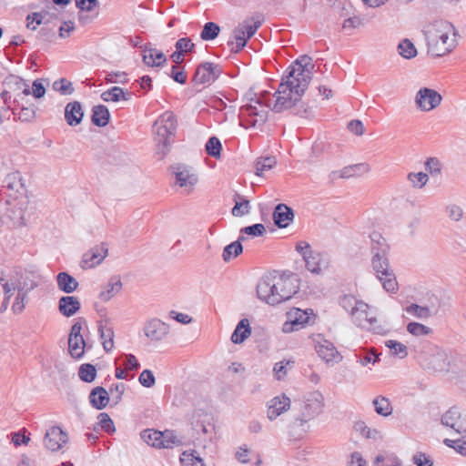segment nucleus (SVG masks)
Listing matches in <instances>:
<instances>
[{"label":"nucleus","instance_id":"bb28decb","mask_svg":"<svg viewBox=\"0 0 466 466\" xmlns=\"http://www.w3.org/2000/svg\"><path fill=\"white\" fill-rule=\"evenodd\" d=\"M58 309L62 315L69 318L80 309V301L74 296L62 297L58 302Z\"/></svg>","mask_w":466,"mask_h":466},{"label":"nucleus","instance_id":"13d9d810","mask_svg":"<svg viewBox=\"0 0 466 466\" xmlns=\"http://www.w3.org/2000/svg\"><path fill=\"white\" fill-rule=\"evenodd\" d=\"M250 206L249 201L245 198L236 200L235 206L232 208V215L234 217H242L249 213Z\"/></svg>","mask_w":466,"mask_h":466},{"label":"nucleus","instance_id":"20e7f679","mask_svg":"<svg viewBox=\"0 0 466 466\" xmlns=\"http://www.w3.org/2000/svg\"><path fill=\"white\" fill-rule=\"evenodd\" d=\"M424 35L427 52L431 56L441 57L451 54L458 46V32L448 21H436L426 27Z\"/></svg>","mask_w":466,"mask_h":466},{"label":"nucleus","instance_id":"e2e57ef3","mask_svg":"<svg viewBox=\"0 0 466 466\" xmlns=\"http://www.w3.org/2000/svg\"><path fill=\"white\" fill-rule=\"evenodd\" d=\"M448 217L453 221H460L463 217L462 208L456 204H450L446 207Z\"/></svg>","mask_w":466,"mask_h":466},{"label":"nucleus","instance_id":"1a4fd4ad","mask_svg":"<svg viewBox=\"0 0 466 466\" xmlns=\"http://www.w3.org/2000/svg\"><path fill=\"white\" fill-rule=\"evenodd\" d=\"M260 25L259 21H255L253 18L238 24L232 32V39L228 43L230 50L235 53L239 52L246 46L247 41L255 35Z\"/></svg>","mask_w":466,"mask_h":466},{"label":"nucleus","instance_id":"ddd939ff","mask_svg":"<svg viewBox=\"0 0 466 466\" xmlns=\"http://www.w3.org/2000/svg\"><path fill=\"white\" fill-rule=\"evenodd\" d=\"M171 172L175 177V184L186 193H191L198 182V177L194 169L186 165L177 164L171 167Z\"/></svg>","mask_w":466,"mask_h":466},{"label":"nucleus","instance_id":"423d86ee","mask_svg":"<svg viewBox=\"0 0 466 466\" xmlns=\"http://www.w3.org/2000/svg\"><path fill=\"white\" fill-rule=\"evenodd\" d=\"M176 130V121L173 113L167 111L154 123L153 131L157 142V155L163 158L168 152L170 138Z\"/></svg>","mask_w":466,"mask_h":466},{"label":"nucleus","instance_id":"9b49d317","mask_svg":"<svg viewBox=\"0 0 466 466\" xmlns=\"http://www.w3.org/2000/svg\"><path fill=\"white\" fill-rule=\"evenodd\" d=\"M421 366L432 373L447 372L451 367L448 354L440 349H433L421 357Z\"/></svg>","mask_w":466,"mask_h":466},{"label":"nucleus","instance_id":"7c9ffc66","mask_svg":"<svg viewBox=\"0 0 466 466\" xmlns=\"http://www.w3.org/2000/svg\"><path fill=\"white\" fill-rule=\"evenodd\" d=\"M251 335V328L248 319H242L237 325L231 336V341L235 344L242 343Z\"/></svg>","mask_w":466,"mask_h":466},{"label":"nucleus","instance_id":"4be33fe9","mask_svg":"<svg viewBox=\"0 0 466 466\" xmlns=\"http://www.w3.org/2000/svg\"><path fill=\"white\" fill-rule=\"evenodd\" d=\"M107 248L105 244L96 246L86 251L82 258V268H94L99 265L107 256Z\"/></svg>","mask_w":466,"mask_h":466},{"label":"nucleus","instance_id":"473e14b6","mask_svg":"<svg viewBox=\"0 0 466 466\" xmlns=\"http://www.w3.org/2000/svg\"><path fill=\"white\" fill-rule=\"evenodd\" d=\"M56 281L59 289L66 293H72L78 287L76 279L66 272L59 273L56 277Z\"/></svg>","mask_w":466,"mask_h":466},{"label":"nucleus","instance_id":"c03bdc74","mask_svg":"<svg viewBox=\"0 0 466 466\" xmlns=\"http://www.w3.org/2000/svg\"><path fill=\"white\" fill-rule=\"evenodd\" d=\"M294 361L283 360L279 362L275 363L273 367V374L278 380L284 379L289 370L292 369Z\"/></svg>","mask_w":466,"mask_h":466},{"label":"nucleus","instance_id":"79ce46f5","mask_svg":"<svg viewBox=\"0 0 466 466\" xmlns=\"http://www.w3.org/2000/svg\"><path fill=\"white\" fill-rule=\"evenodd\" d=\"M375 466H402L401 461L393 453L380 454L374 460Z\"/></svg>","mask_w":466,"mask_h":466},{"label":"nucleus","instance_id":"a878e982","mask_svg":"<svg viewBox=\"0 0 466 466\" xmlns=\"http://www.w3.org/2000/svg\"><path fill=\"white\" fill-rule=\"evenodd\" d=\"M376 277L381 283L383 289L390 294H395L399 290V284L392 268L376 273Z\"/></svg>","mask_w":466,"mask_h":466},{"label":"nucleus","instance_id":"c756f323","mask_svg":"<svg viewBox=\"0 0 466 466\" xmlns=\"http://www.w3.org/2000/svg\"><path fill=\"white\" fill-rule=\"evenodd\" d=\"M89 400L94 408L102 410L108 404V393L104 388L96 387L90 392Z\"/></svg>","mask_w":466,"mask_h":466},{"label":"nucleus","instance_id":"0eeeda50","mask_svg":"<svg viewBox=\"0 0 466 466\" xmlns=\"http://www.w3.org/2000/svg\"><path fill=\"white\" fill-rule=\"evenodd\" d=\"M295 248L302 257L306 268L311 273L319 275L329 268L330 258L327 253L312 248L306 241H299Z\"/></svg>","mask_w":466,"mask_h":466},{"label":"nucleus","instance_id":"9d476101","mask_svg":"<svg viewBox=\"0 0 466 466\" xmlns=\"http://www.w3.org/2000/svg\"><path fill=\"white\" fill-rule=\"evenodd\" d=\"M141 439L149 446L155 448L171 449L182 443L181 440L172 431L164 432L154 430H145L141 432Z\"/></svg>","mask_w":466,"mask_h":466},{"label":"nucleus","instance_id":"774afa93","mask_svg":"<svg viewBox=\"0 0 466 466\" xmlns=\"http://www.w3.org/2000/svg\"><path fill=\"white\" fill-rule=\"evenodd\" d=\"M180 460L184 466H205L202 459L192 454H187L186 452L182 454Z\"/></svg>","mask_w":466,"mask_h":466},{"label":"nucleus","instance_id":"aec40b11","mask_svg":"<svg viewBox=\"0 0 466 466\" xmlns=\"http://www.w3.org/2000/svg\"><path fill=\"white\" fill-rule=\"evenodd\" d=\"M67 441V433L57 426L47 430L44 438L45 446L51 451H59Z\"/></svg>","mask_w":466,"mask_h":466},{"label":"nucleus","instance_id":"dca6fc26","mask_svg":"<svg viewBox=\"0 0 466 466\" xmlns=\"http://www.w3.org/2000/svg\"><path fill=\"white\" fill-rule=\"evenodd\" d=\"M441 424L458 434L466 433V411L452 407L441 416Z\"/></svg>","mask_w":466,"mask_h":466},{"label":"nucleus","instance_id":"a18cd8bd","mask_svg":"<svg viewBox=\"0 0 466 466\" xmlns=\"http://www.w3.org/2000/svg\"><path fill=\"white\" fill-rule=\"evenodd\" d=\"M99 333L106 351H110L114 347V331L111 328L106 326L99 327Z\"/></svg>","mask_w":466,"mask_h":466},{"label":"nucleus","instance_id":"6e6552de","mask_svg":"<svg viewBox=\"0 0 466 466\" xmlns=\"http://www.w3.org/2000/svg\"><path fill=\"white\" fill-rule=\"evenodd\" d=\"M268 114L266 106L258 99H251L250 103L240 107L241 126L246 128L259 127L267 121Z\"/></svg>","mask_w":466,"mask_h":466},{"label":"nucleus","instance_id":"b1692460","mask_svg":"<svg viewBox=\"0 0 466 466\" xmlns=\"http://www.w3.org/2000/svg\"><path fill=\"white\" fill-rule=\"evenodd\" d=\"M84 117V111L80 102H70L65 108V119L70 127L78 126Z\"/></svg>","mask_w":466,"mask_h":466},{"label":"nucleus","instance_id":"f3484780","mask_svg":"<svg viewBox=\"0 0 466 466\" xmlns=\"http://www.w3.org/2000/svg\"><path fill=\"white\" fill-rule=\"evenodd\" d=\"M143 332L150 342H159L169 334V325L157 318H152L146 321Z\"/></svg>","mask_w":466,"mask_h":466},{"label":"nucleus","instance_id":"6ab92c4d","mask_svg":"<svg viewBox=\"0 0 466 466\" xmlns=\"http://www.w3.org/2000/svg\"><path fill=\"white\" fill-rule=\"evenodd\" d=\"M220 73L221 68L218 65L205 62L198 66L193 80L196 84H209L214 82Z\"/></svg>","mask_w":466,"mask_h":466},{"label":"nucleus","instance_id":"a19ab883","mask_svg":"<svg viewBox=\"0 0 466 466\" xmlns=\"http://www.w3.org/2000/svg\"><path fill=\"white\" fill-rule=\"evenodd\" d=\"M243 251V247L239 240L234 241L231 244L224 248L222 258L225 262H228L231 259L237 258Z\"/></svg>","mask_w":466,"mask_h":466},{"label":"nucleus","instance_id":"c9c22d12","mask_svg":"<svg viewBox=\"0 0 466 466\" xmlns=\"http://www.w3.org/2000/svg\"><path fill=\"white\" fill-rule=\"evenodd\" d=\"M277 165L274 157H258L255 162L256 175L258 177L265 176V173L272 169Z\"/></svg>","mask_w":466,"mask_h":466},{"label":"nucleus","instance_id":"f8f14e48","mask_svg":"<svg viewBox=\"0 0 466 466\" xmlns=\"http://www.w3.org/2000/svg\"><path fill=\"white\" fill-rule=\"evenodd\" d=\"M324 406V398L319 391H312L309 393L301 405L300 414L297 420L300 424L306 423L314 419L322 411Z\"/></svg>","mask_w":466,"mask_h":466},{"label":"nucleus","instance_id":"f257e3e1","mask_svg":"<svg viewBox=\"0 0 466 466\" xmlns=\"http://www.w3.org/2000/svg\"><path fill=\"white\" fill-rule=\"evenodd\" d=\"M315 71L311 57L302 56L288 69V75L283 77L278 90L274 94L272 110L280 113L294 108L295 114L308 117L312 108L301 102V97L308 88Z\"/></svg>","mask_w":466,"mask_h":466},{"label":"nucleus","instance_id":"6e6d98bb","mask_svg":"<svg viewBox=\"0 0 466 466\" xmlns=\"http://www.w3.org/2000/svg\"><path fill=\"white\" fill-rule=\"evenodd\" d=\"M23 94L25 96H28L32 94L34 97L35 98H41L46 94V88L42 84V81L40 79L35 80L32 85V91L30 88L26 86L24 90Z\"/></svg>","mask_w":466,"mask_h":466},{"label":"nucleus","instance_id":"49530a36","mask_svg":"<svg viewBox=\"0 0 466 466\" xmlns=\"http://www.w3.org/2000/svg\"><path fill=\"white\" fill-rule=\"evenodd\" d=\"M398 50L399 54L406 59H410L417 56V49L409 39L402 40L398 46Z\"/></svg>","mask_w":466,"mask_h":466},{"label":"nucleus","instance_id":"58836bf2","mask_svg":"<svg viewBox=\"0 0 466 466\" xmlns=\"http://www.w3.org/2000/svg\"><path fill=\"white\" fill-rule=\"evenodd\" d=\"M371 267L375 274L390 269L391 268L390 266L389 254H377L372 256Z\"/></svg>","mask_w":466,"mask_h":466},{"label":"nucleus","instance_id":"cd10ccee","mask_svg":"<svg viewBox=\"0 0 466 466\" xmlns=\"http://www.w3.org/2000/svg\"><path fill=\"white\" fill-rule=\"evenodd\" d=\"M142 56L144 63L148 66H160L167 61L165 55L161 51L147 46L143 47Z\"/></svg>","mask_w":466,"mask_h":466},{"label":"nucleus","instance_id":"2f4dec72","mask_svg":"<svg viewBox=\"0 0 466 466\" xmlns=\"http://www.w3.org/2000/svg\"><path fill=\"white\" fill-rule=\"evenodd\" d=\"M371 241V254L374 255H383L389 254L390 246L388 245L385 238L381 236L379 232H372L370 236Z\"/></svg>","mask_w":466,"mask_h":466},{"label":"nucleus","instance_id":"f704fd0d","mask_svg":"<svg viewBox=\"0 0 466 466\" xmlns=\"http://www.w3.org/2000/svg\"><path fill=\"white\" fill-rule=\"evenodd\" d=\"M109 111L106 106L99 105L93 108L92 122L97 127H105L109 121Z\"/></svg>","mask_w":466,"mask_h":466},{"label":"nucleus","instance_id":"2eb2a0df","mask_svg":"<svg viewBox=\"0 0 466 466\" xmlns=\"http://www.w3.org/2000/svg\"><path fill=\"white\" fill-rule=\"evenodd\" d=\"M442 101L441 95L435 89L421 87L415 96V104L418 109L430 112L437 108Z\"/></svg>","mask_w":466,"mask_h":466},{"label":"nucleus","instance_id":"c85d7f7f","mask_svg":"<svg viewBox=\"0 0 466 466\" xmlns=\"http://www.w3.org/2000/svg\"><path fill=\"white\" fill-rule=\"evenodd\" d=\"M101 98L105 102H120L131 99V93L119 86H113L101 94Z\"/></svg>","mask_w":466,"mask_h":466},{"label":"nucleus","instance_id":"bf43d9fd","mask_svg":"<svg viewBox=\"0 0 466 466\" xmlns=\"http://www.w3.org/2000/svg\"><path fill=\"white\" fill-rule=\"evenodd\" d=\"M287 317L295 319L302 326L307 324L309 319V313L307 310H301L298 308H293L287 312Z\"/></svg>","mask_w":466,"mask_h":466},{"label":"nucleus","instance_id":"39448f33","mask_svg":"<svg viewBox=\"0 0 466 466\" xmlns=\"http://www.w3.org/2000/svg\"><path fill=\"white\" fill-rule=\"evenodd\" d=\"M342 302L344 307H346V304L350 305L354 302V306L350 309V315L353 322L360 329L380 335L385 334L390 330V327L386 322L379 320L370 311L368 304L362 301H356L352 297L344 298Z\"/></svg>","mask_w":466,"mask_h":466},{"label":"nucleus","instance_id":"09e8293b","mask_svg":"<svg viewBox=\"0 0 466 466\" xmlns=\"http://www.w3.org/2000/svg\"><path fill=\"white\" fill-rule=\"evenodd\" d=\"M219 31L220 28L217 24L208 22L204 25L200 37L204 41H210L218 35Z\"/></svg>","mask_w":466,"mask_h":466},{"label":"nucleus","instance_id":"a211bd4d","mask_svg":"<svg viewBox=\"0 0 466 466\" xmlns=\"http://www.w3.org/2000/svg\"><path fill=\"white\" fill-rule=\"evenodd\" d=\"M81 330L82 325L79 321L75 322L71 327L68 338V350L74 359H80L85 353L86 342Z\"/></svg>","mask_w":466,"mask_h":466},{"label":"nucleus","instance_id":"5701e85b","mask_svg":"<svg viewBox=\"0 0 466 466\" xmlns=\"http://www.w3.org/2000/svg\"><path fill=\"white\" fill-rule=\"evenodd\" d=\"M122 289V282L119 277L114 276L101 287V290L98 294V299L102 302H107L111 300L116 294Z\"/></svg>","mask_w":466,"mask_h":466},{"label":"nucleus","instance_id":"4d7b16f0","mask_svg":"<svg viewBox=\"0 0 466 466\" xmlns=\"http://www.w3.org/2000/svg\"><path fill=\"white\" fill-rule=\"evenodd\" d=\"M53 88L64 96L71 95L74 92L72 83L66 78H61L55 81L53 84Z\"/></svg>","mask_w":466,"mask_h":466},{"label":"nucleus","instance_id":"052dcab7","mask_svg":"<svg viewBox=\"0 0 466 466\" xmlns=\"http://www.w3.org/2000/svg\"><path fill=\"white\" fill-rule=\"evenodd\" d=\"M441 168V162L437 157H429L425 162V169L431 175H440Z\"/></svg>","mask_w":466,"mask_h":466},{"label":"nucleus","instance_id":"0e129e2a","mask_svg":"<svg viewBox=\"0 0 466 466\" xmlns=\"http://www.w3.org/2000/svg\"><path fill=\"white\" fill-rule=\"evenodd\" d=\"M138 380L146 388H151L156 383L155 376L149 370H143L139 375Z\"/></svg>","mask_w":466,"mask_h":466},{"label":"nucleus","instance_id":"f03ea898","mask_svg":"<svg viewBox=\"0 0 466 466\" xmlns=\"http://www.w3.org/2000/svg\"><path fill=\"white\" fill-rule=\"evenodd\" d=\"M298 289V279L294 275L275 272L260 279L257 285V295L261 301L274 306L291 299Z\"/></svg>","mask_w":466,"mask_h":466},{"label":"nucleus","instance_id":"5fc2aeb1","mask_svg":"<svg viewBox=\"0 0 466 466\" xmlns=\"http://www.w3.org/2000/svg\"><path fill=\"white\" fill-rule=\"evenodd\" d=\"M386 346L391 350V353L403 359L408 355L407 347L397 340H387L385 342Z\"/></svg>","mask_w":466,"mask_h":466},{"label":"nucleus","instance_id":"393cba45","mask_svg":"<svg viewBox=\"0 0 466 466\" xmlns=\"http://www.w3.org/2000/svg\"><path fill=\"white\" fill-rule=\"evenodd\" d=\"M293 210L285 204H279L273 212V220L279 228H287L293 220Z\"/></svg>","mask_w":466,"mask_h":466},{"label":"nucleus","instance_id":"4c0bfd02","mask_svg":"<svg viewBox=\"0 0 466 466\" xmlns=\"http://www.w3.org/2000/svg\"><path fill=\"white\" fill-rule=\"evenodd\" d=\"M376 412L383 417H388L392 413L393 408L390 400L382 396H378L372 401Z\"/></svg>","mask_w":466,"mask_h":466},{"label":"nucleus","instance_id":"3c124183","mask_svg":"<svg viewBox=\"0 0 466 466\" xmlns=\"http://www.w3.org/2000/svg\"><path fill=\"white\" fill-rule=\"evenodd\" d=\"M6 187L10 189L19 192L24 189V184L22 183V177L19 172H13L7 175L5 178Z\"/></svg>","mask_w":466,"mask_h":466},{"label":"nucleus","instance_id":"8fccbe9b","mask_svg":"<svg viewBox=\"0 0 466 466\" xmlns=\"http://www.w3.org/2000/svg\"><path fill=\"white\" fill-rule=\"evenodd\" d=\"M207 153L215 157L219 158L221 156V143L217 137H211L206 144Z\"/></svg>","mask_w":466,"mask_h":466},{"label":"nucleus","instance_id":"864d4df0","mask_svg":"<svg viewBox=\"0 0 466 466\" xmlns=\"http://www.w3.org/2000/svg\"><path fill=\"white\" fill-rule=\"evenodd\" d=\"M79 377L86 382H92L96 376V370L91 364H82L79 368Z\"/></svg>","mask_w":466,"mask_h":466},{"label":"nucleus","instance_id":"412c9836","mask_svg":"<svg viewBox=\"0 0 466 466\" xmlns=\"http://www.w3.org/2000/svg\"><path fill=\"white\" fill-rule=\"evenodd\" d=\"M290 399L285 394H281L271 399L268 402V419L270 420H276L290 408Z\"/></svg>","mask_w":466,"mask_h":466},{"label":"nucleus","instance_id":"37998d69","mask_svg":"<svg viewBox=\"0 0 466 466\" xmlns=\"http://www.w3.org/2000/svg\"><path fill=\"white\" fill-rule=\"evenodd\" d=\"M407 179L414 188L420 189L428 183L429 176L424 172H410Z\"/></svg>","mask_w":466,"mask_h":466},{"label":"nucleus","instance_id":"603ef678","mask_svg":"<svg viewBox=\"0 0 466 466\" xmlns=\"http://www.w3.org/2000/svg\"><path fill=\"white\" fill-rule=\"evenodd\" d=\"M407 330L416 337L427 336L431 333V329L419 322H410L407 325Z\"/></svg>","mask_w":466,"mask_h":466},{"label":"nucleus","instance_id":"7ed1b4c3","mask_svg":"<svg viewBox=\"0 0 466 466\" xmlns=\"http://www.w3.org/2000/svg\"><path fill=\"white\" fill-rule=\"evenodd\" d=\"M38 286L34 276L28 272H14L8 274L5 282H3L4 300L0 311L5 312L10 303L14 293L16 292L11 309L14 314H21L28 301V294Z\"/></svg>","mask_w":466,"mask_h":466},{"label":"nucleus","instance_id":"e433bc0d","mask_svg":"<svg viewBox=\"0 0 466 466\" xmlns=\"http://www.w3.org/2000/svg\"><path fill=\"white\" fill-rule=\"evenodd\" d=\"M355 428L356 431H359L360 435L366 439H370L373 441H380L383 439V434L379 429L370 428L364 422H358Z\"/></svg>","mask_w":466,"mask_h":466},{"label":"nucleus","instance_id":"4468645a","mask_svg":"<svg viewBox=\"0 0 466 466\" xmlns=\"http://www.w3.org/2000/svg\"><path fill=\"white\" fill-rule=\"evenodd\" d=\"M313 341L318 356L327 364L334 365L341 360V356L337 348L322 335H315Z\"/></svg>","mask_w":466,"mask_h":466},{"label":"nucleus","instance_id":"72a5a7b5","mask_svg":"<svg viewBox=\"0 0 466 466\" xmlns=\"http://www.w3.org/2000/svg\"><path fill=\"white\" fill-rule=\"evenodd\" d=\"M355 357L357 359V362L360 363V365L362 367L374 365L380 360L379 355L373 349H361L358 353L355 354Z\"/></svg>","mask_w":466,"mask_h":466},{"label":"nucleus","instance_id":"680f3d73","mask_svg":"<svg viewBox=\"0 0 466 466\" xmlns=\"http://www.w3.org/2000/svg\"><path fill=\"white\" fill-rule=\"evenodd\" d=\"M98 424L106 432H114L116 431L113 420L110 419L107 413H100L97 417Z\"/></svg>","mask_w":466,"mask_h":466},{"label":"nucleus","instance_id":"ea45409f","mask_svg":"<svg viewBox=\"0 0 466 466\" xmlns=\"http://www.w3.org/2000/svg\"><path fill=\"white\" fill-rule=\"evenodd\" d=\"M370 171V167L366 164H359L353 165L344 167L343 169L335 172L338 177L340 178H348L354 177L358 172H368Z\"/></svg>","mask_w":466,"mask_h":466},{"label":"nucleus","instance_id":"69168bd1","mask_svg":"<svg viewBox=\"0 0 466 466\" xmlns=\"http://www.w3.org/2000/svg\"><path fill=\"white\" fill-rule=\"evenodd\" d=\"M195 44L188 37H182L178 39L175 45L176 49L182 52L183 54L191 52Z\"/></svg>","mask_w":466,"mask_h":466},{"label":"nucleus","instance_id":"338daca9","mask_svg":"<svg viewBox=\"0 0 466 466\" xmlns=\"http://www.w3.org/2000/svg\"><path fill=\"white\" fill-rule=\"evenodd\" d=\"M363 25L361 18L359 16L349 17L344 20L342 24V29L350 33L352 30L361 26Z\"/></svg>","mask_w":466,"mask_h":466},{"label":"nucleus","instance_id":"de8ad7c7","mask_svg":"<svg viewBox=\"0 0 466 466\" xmlns=\"http://www.w3.org/2000/svg\"><path fill=\"white\" fill-rule=\"evenodd\" d=\"M406 312L418 319H428L431 316V309L428 307H422L418 304H410L405 309Z\"/></svg>","mask_w":466,"mask_h":466}]
</instances>
